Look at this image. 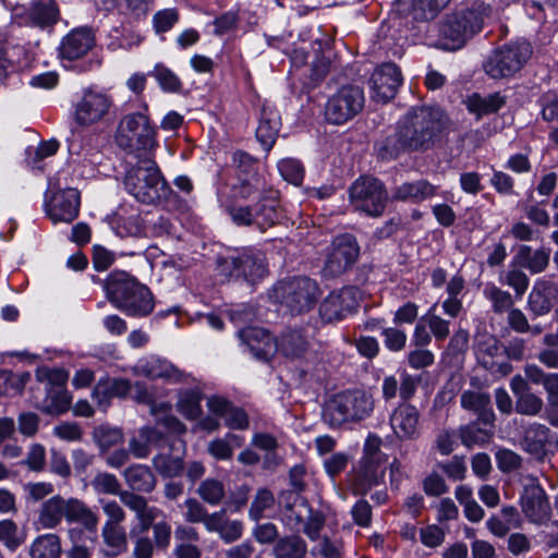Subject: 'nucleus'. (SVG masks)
<instances>
[{
    "instance_id": "obj_1",
    "label": "nucleus",
    "mask_w": 558,
    "mask_h": 558,
    "mask_svg": "<svg viewBox=\"0 0 558 558\" xmlns=\"http://www.w3.org/2000/svg\"><path fill=\"white\" fill-rule=\"evenodd\" d=\"M437 121L426 107L411 108L397 123L396 130L378 146L381 158L395 159L403 153L426 150L433 144Z\"/></svg>"
},
{
    "instance_id": "obj_2",
    "label": "nucleus",
    "mask_w": 558,
    "mask_h": 558,
    "mask_svg": "<svg viewBox=\"0 0 558 558\" xmlns=\"http://www.w3.org/2000/svg\"><path fill=\"white\" fill-rule=\"evenodd\" d=\"M106 296L118 310L130 316L144 317L155 307L149 289L124 271H114L105 281Z\"/></svg>"
},
{
    "instance_id": "obj_3",
    "label": "nucleus",
    "mask_w": 558,
    "mask_h": 558,
    "mask_svg": "<svg viewBox=\"0 0 558 558\" xmlns=\"http://www.w3.org/2000/svg\"><path fill=\"white\" fill-rule=\"evenodd\" d=\"M137 157L125 172L124 186L138 202L153 204L166 197L170 189L150 154Z\"/></svg>"
},
{
    "instance_id": "obj_4",
    "label": "nucleus",
    "mask_w": 558,
    "mask_h": 558,
    "mask_svg": "<svg viewBox=\"0 0 558 558\" xmlns=\"http://www.w3.org/2000/svg\"><path fill=\"white\" fill-rule=\"evenodd\" d=\"M70 523H80L88 532L97 531L99 518L85 502L77 498H63L56 495L44 501L38 512V524L43 529L58 526L62 519Z\"/></svg>"
},
{
    "instance_id": "obj_5",
    "label": "nucleus",
    "mask_w": 558,
    "mask_h": 558,
    "mask_svg": "<svg viewBox=\"0 0 558 558\" xmlns=\"http://www.w3.org/2000/svg\"><path fill=\"white\" fill-rule=\"evenodd\" d=\"M373 410L372 395L364 390H348L336 395L325 404L323 417L329 426L339 427L365 420Z\"/></svg>"
},
{
    "instance_id": "obj_6",
    "label": "nucleus",
    "mask_w": 558,
    "mask_h": 558,
    "mask_svg": "<svg viewBox=\"0 0 558 558\" xmlns=\"http://www.w3.org/2000/svg\"><path fill=\"white\" fill-rule=\"evenodd\" d=\"M218 275L231 280H243L255 286L268 274L266 257L262 252L243 250L217 258Z\"/></svg>"
},
{
    "instance_id": "obj_7",
    "label": "nucleus",
    "mask_w": 558,
    "mask_h": 558,
    "mask_svg": "<svg viewBox=\"0 0 558 558\" xmlns=\"http://www.w3.org/2000/svg\"><path fill=\"white\" fill-rule=\"evenodd\" d=\"M156 131L146 114L141 112L125 114L118 126L116 141L119 147L137 156L148 155L156 146Z\"/></svg>"
},
{
    "instance_id": "obj_8",
    "label": "nucleus",
    "mask_w": 558,
    "mask_h": 558,
    "mask_svg": "<svg viewBox=\"0 0 558 558\" xmlns=\"http://www.w3.org/2000/svg\"><path fill=\"white\" fill-rule=\"evenodd\" d=\"M483 12L468 9L453 13L444 21L439 28L441 46L447 50L462 48L465 43L482 29Z\"/></svg>"
},
{
    "instance_id": "obj_9",
    "label": "nucleus",
    "mask_w": 558,
    "mask_h": 558,
    "mask_svg": "<svg viewBox=\"0 0 558 558\" xmlns=\"http://www.w3.org/2000/svg\"><path fill=\"white\" fill-rule=\"evenodd\" d=\"M318 294L317 283L307 277L280 281L274 288L276 300L289 308L292 314L308 312L316 304Z\"/></svg>"
},
{
    "instance_id": "obj_10",
    "label": "nucleus",
    "mask_w": 558,
    "mask_h": 558,
    "mask_svg": "<svg viewBox=\"0 0 558 558\" xmlns=\"http://www.w3.org/2000/svg\"><path fill=\"white\" fill-rule=\"evenodd\" d=\"M532 54L529 43H515L494 50L484 62V71L492 78H505L520 71Z\"/></svg>"
},
{
    "instance_id": "obj_11",
    "label": "nucleus",
    "mask_w": 558,
    "mask_h": 558,
    "mask_svg": "<svg viewBox=\"0 0 558 558\" xmlns=\"http://www.w3.org/2000/svg\"><path fill=\"white\" fill-rule=\"evenodd\" d=\"M365 106L363 88L345 85L330 96L325 106V116L332 124H344L362 112Z\"/></svg>"
},
{
    "instance_id": "obj_12",
    "label": "nucleus",
    "mask_w": 558,
    "mask_h": 558,
    "mask_svg": "<svg viewBox=\"0 0 558 558\" xmlns=\"http://www.w3.org/2000/svg\"><path fill=\"white\" fill-rule=\"evenodd\" d=\"M352 206L369 216H380L388 199L384 184L373 177H361L353 182L350 190Z\"/></svg>"
},
{
    "instance_id": "obj_13",
    "label": "nucleus",
    "mask_w": 558,
    "mask_h": 558,
    "mask_svg": "<svg viewBox=\"0 0 558 558\" xmlns=\"http://www.w3.org/2000/svg\"><path fill=\"white\" fill-rule=\"evenodd\" d=\"M360 254L355 238L351 234L338 235L333 239L327 254L323 272L326 277H338L353 266Z\"/></svg>"
},
{
    "instance_id": "obj_14",
    "label": "nucleus",
    "mask_w": 558,
    "mask_h": 558,
    "mask_svg": "<svg viewBox=\"0 0 558 558\" xmlns=\"http://www.w3.org/2000/svg\"><path fill=\"white\" fill-rule=\"evenodd\" d=\"M81 197L76 189H60L46 194L45 211L53 223H71L80 213Z\"/></svg>"
},
{
    "instance_id": "obj_15",
    "label": "nucleus",
    "mask_w": 558,
    "mask_h": 558,
    "mask_svg": "<svg viewBox=\"0 0 558 558\" xmlns=\"http://www.w3.org/2000/svg\"><path fill=\"white\" fill-rule=\"evenodd\" d=\"M110 107L111 100L107 95L87 90L74 106V121L81 126H90L100 122Z\"/></svg>"
},
{
    "instance_id": "obj_16",
    "label": "nucleus",
    "mask_w": 558,
    "mask_h": 558,
    "mask_svg": "<svg viewBox=\"0 0 558 558\" xmlns=\"http://www.w3.org/2000/svg\"><path fill=\"white\" fill-rule=\"evenodd\" d=\"M402 84V74L395 63H384L371 76L373 99L386 104L395 98Z\"/></svg>"
},
{
    "instance_id": "obj_17",
    "label": "nucleus",
    "mask_w": 558,
    "mask_h": 558,
    "mask_svg": "<svg viewBox=\"0 0 558 558\" xmlns=\"http://www.w3.org/2000/svg\"><path fill=\"white\" fill-rule=\"evenodd\" d=\"M359 291L354 288H343L331 292L320 304L319 314L323 320L332 323L340 320L359 306Z\"/></svg>"
},
{
    "instance_id": "obj_18",
    "label": "nucleus",
    "mask_w": 558,
    "mask_h": 558,
    "mask_svg": "<svg viewBox=\"0 0 558 558\" xmlns=\"http://www.w3.org/2000/svg\"><path fill=\"white\" fill-rule=\"evenodd\" d=\"M521 509L534 524H545L551 517V507L545 490L538 485L525 487L521 497Z\"/></svg>"
},
{
    "instance_id": "obj_19",
    "label": "nucleus",
    "mask_w": 558,
    "mask_h": 558,
    "mask_svg": "<svg viewBox=\"0 0 558 558\" xmlns=\"http://www.w3.org/2000/svg\"><path fill=\"white\" fill-rule=\"evenodd\" d=\"M239 337L254 357L268 361L277 350V341L259 327H247L239 331Z\"/></svg>"
},
{
    "instance_id": "obj_20",
    "label": "nucleus",
    "mask_w": 558,
    "mask_h": 558,
    "mask_svg": "<svg viewBox=\"0 0 558 558\" xmlns=\"http://www.w3.org/2000/svg\"><path fill=\"white\" fill-rule=\"evenodd\" d=\"M390 425L399 439H415L420 435L418 410L409 403L400 404L390 416Z\"/></svg>"
},
{
    "instance_id": "obj_21",
    "label": "nucleus",
    "mask_w": 558,
    "mask_h": 558,
    "mask_svg": "<svg viewBox=\"0 0 558 558\" xmlns=\"http://www.w3.org/2000/svg\"><path fill=\"white\" fill-rule=\"evenodd\" d=\"M134 372L140 376L150 379L160 378L170 383L183 381L185 378V374L173 364L157 356L140 360L134 366Z\"/></svg>"
},
{
    "instance_id": "obj_22",
    "label": "nucleus",
    "mask_w": 558,
    "mask_h": 558,
    "mask_svg": "<svg viewBox=\"0 0 558 558\" xmlns=\"http://www.w3.org/2000/svg\"><path fill=\"white\" fill-rule=\"evenodd\" d=\"M95 37L88 28H76L64 36L59 46V56L65 60L83 58L94 47Z\"/></svg>"
},
{
    "instance_id": "obj_23",
    "label": "nucleus",
    "mask_w": 558,
    "mask_h": 558,
    "mask_svg": "<svg viewBox=\"0 0 558 558\" xmlns=\"http://www.w3.org/2000/svg\"><path fill=\"white\" fill-rule=\"evenodd\" d=\"M21 17L25 25L47 29L58 22L59 9L53 0H34Z\"/></svg>"
},
{
    "instance_id": "obj_24",
    "label": "nucleus",
    "mask_w": 558,
    "mask_h": 558,
    "mask_svg": "<svg viewBox=\"0 0 558 558\" xmlns=\"http://www.w3.org/2000/svg\"><path fill=\"white\" fill-rule=\"evenodd\" d=\"M282 515L286 524L292 530H299L304 520L311 514V506L300 494L288 490L280 495Z\"/></svg>"
},
{
    "instance_id": "obj_25",
    "label": "nucleus",
    "mask_w": 558,
    "mask_h": 558,
    "mask_svg": "<svg viewBox=\"0 0 558 558\" xmlns=\"http://www.w3.org/2000/svg\"><path fill=\"white\" fill-rule=\"evenodd\" d=\"M384 464L360 461L359 468L350 476V486L355 495H365L384 478Z\"/></svg>"
},
{
    "instance_id": "obj_26",
    "label": "nucleus",
    "mask_w": 558,
    "mask_h": 558,
    "mask_svg": "<svg viewBox=\"0 0 558 558\" xmlns=\"http://www.w3.org/2000/svg\"><path fill=\"white\" fill-rule=\"evenodd\" d=\"M558 298L557 288L549 281L537 280L527 299V308L535 316L547 315Z\"/></svg>"
},
{
    "instance_id": "obj_27",
    "label": "nucleus",
    "mask_w": 558,
    "mask_h": 558,
    "mask_svg": "<svg viewBox=\"0 0 558 558\" xmlns=\"http://www.w3.org/2000/svg\"><path fill=\"white\" fill-rule=\"evenodd\" d=\"M119 498L125 507L135 512L142 532L148 531L160 513L158 508L148 506L145 497L133 492L123 490L119 494Z\"/></svg>"
},
{
    "instance_id": "obj_28",
    "label": "nucleus",
    "mask_w": 558,
    "mask_h": 558,
    "mask_svg": "<svg viewBox=\"0 0 558 558\" xmlns=\"http://www.w3.org/2000/svg\"><path fill=\"white\" fill-rule=\"evenodd\" d=\"M475 353L478 362L488 371H495L496 367L508 373L510 364H498L495 359L502 356L504 348L499 341L492 335H483L476 339Z\"/></svg>"
},
{
    "instance_id": "obj_29",
    "label": "nucleus",
    "mask_w": 558,
    "mask_h": 558,
    "mask_svg": "<svg viewBox=\"0 0 558 558\" xmlns=\"http://www.w3.org/2000/svg\"><path fill=\"white\" fill-rule=\"evenodd\" d=\"M131 391V384L124 378H101L93 390V399L106 410L112 398H124Z\"/></svg>"
},
{
    "instance_id": "obj_30",
    "label": "nucleus",
    "mask_w": 558,
    "mask_h": 558,
    "mask_svg": "<svg viewBox=\"0 0 558 558\" xmlns=\"http://www.w3.org/2000/svg\"><path fill=\"white\" fill-rule=\"evenodd\" d=\"M550 260L549 248L533 250L530 245H520L514 256V263L531 274L536 275L546 270Z\"/></svg>"
},
{
    "instance_id": "obj_31",
    "label": "nucleus",
    "mask_w": 558,
    "mask_h": 558,
    "mask_svg": "<svg viewBox=\"0 0 558 558\" xmlns=\"http://www.w3.org/2000/svg\"><path fill=\"white\" fill-rule=\"evenodd\" d=\"M279 126L280 117L278 112L271 107L264 106L255 134L266 151L272 148L278 136Z\"/></svg>"
},
{
    "instance_id": "obj_32",
    "label": "nucleus",
    "mask_w": 558,
    "mask_h": 558,
    "mask_svg": "<svg viewBox=\"0 0 558 558\" xmlns=\"http://www.w3.org/2000/svg\"><path fill=\"white\" fill-rule=\"evenodd\" d=\"M461 405L477 414L478 420L486 425H492L495 421V414L490 408V398L487 393L481 391H464L461 395Z\"/></svg>"
},
{
    "instance_id": "obj_33",
    "label": "nucleus",
    "mask_w": 558,
    "mask_h": 558,
    "mask_svg": "<svg viewBox=\"0 0 558 558\" xmlns=\"http://www.w3.org/2000/svg\"><path fill=\"white\" fill-rule=\"evenodd\" d=\"M123 477L133 493H150L155 489L157 480L151 470L142 464H133L123 471Z\"/></svg>"
},
{
    "instance_id": "obj_34",
    "label": "nucleus",
    "mask_w": 558,
    "mask_h": 558,
    "mask_svg": "<svg viewBox=\"0 0 558 558\" xmlns=\"http://www.w3.org/2000/svg\"><path fill=\"white\" fill-rule=\"evenodd\" d=\"M101 537L105 544L102 554L107 558H114L123 554L128 549V536L122 525L104 524L101 529Z\"/></svg>"
},
{
    "instance_id": "obj_35",
    "label": "nucleus",
    "mask_w": 558,
    "mask_h": 558,
    "mask_svg": "<svg viewBox=\"0 0 558 558\" xmlns=\"http://www.w3.org/2000/svg\"><path fill=\"white\" fill-rule=\"evenodd\" d=\"M436 187L426 180L404 182L396 187L392 197L398 201L420 203L434 196Z\"/></svg>"
},
{
    "instance_id": "obj_36",
    "label": "nucleus",
    "mask_w": 558,
    "mask_h": 558,
    "mask_svg": "<svg viewBox=\"0 0 558 558\" xmlns=\"http://www.w3.org/2000/svg\"><path fill=\"white\" fill-rule=\"evenodd\" d=\"M464 104L466 109L480 119L483 116L497 112L505 105V98L499 93L489 94L487 96L475 93L469 96L464 100Z\"/></svg>"
},
{
    "instance_id": "obj_37",
    "label": "nucleus",
    "mask_w": 558,
    "mask_h": 558,
    "mask_svg": "<svg viewBox=\"0 0 558 558\" xmlns=\"http://www.w3.org/2000/svg\"><path fill=\"white\" fill-rule=\"evenodd\" d=\"M450 0H399L401 10L412 15L416 21L435 16L437 11L445 8Z\"/></svg>"
},
{
    "instance_id": "obj_38",
    "label": "nucleus",
    "mask_w": 558,
    "mask_h": 558,
    "mask_svg": "<svg viewBox=\"0 0 558 558\" xmlns=\"http://www.w3.org/2000/svg\"><path fill=\"white\" fill-rule=\"evenodd\" d=\"M550 429L543 424H532L526 430L523 445L526 451L541 459L545 456L546 444L551 441Z\"/></svg>"
},
{
    "instance_id": "obj_39",
    "label": "nucleus",
    "mask_w": 558,
    "mask_h": 558,
    "mask_svg": "<svg viewBox=\"0 0 558 558\" xmlns=\"http://www.w3.org/2000/svg\"><path fill=\"white\" fill-rule=\"evenodd\" d=\"M280 219L281 213L274 197L264 196L254 205V225L260 230L275 226Z\"/></svg>"
},
{
    "instance_id": "obj_40",
    "label": "nucleus",
    "mask_w": 558,
    "mask_h": 558,
    "mask_svg": "<svg viewBox=\"0 0 558 558\" xmlns=\"http://www.w3.org/2000/svg\"><path fill=\"white\" fill-rule=\"evenodd\" d=\"M161 438L162 433L157 428L142 427L137 435L130 439V452L137 459L146 458L150 452V447L158 444Z\"/></svg>"
},
{
    "instance_id": "obj_41",
    "label": "nucleus",
    "mask_w": 558,
    "mask_h": 558,
    "mask_svg": "<svg viewBox=\"0 0 558 558\" xmlns=\"http://www.w3.org/2000/svg\"><path fill=\"white\" fill-rule=\"evenodd\" d=\"M308 349V341L301 330H289L281 336L277 350L290 359L302 357Z\"/></svg>"
},
{
    "instance_id": "obj_42",
    "label": "nucleus",
    "mask_w": 558,
    "mask_h": 558,
    "mask_svg": "<svg viewBox=\"0 0 558 558\" xmlns=\"http://www.w3.org/2000/svg\"><path fill=\"white\" fill-rule=\"evenodd\" d=\"M61 553L60 537L52 533L38 536L29 549L32 558H60Z\"/></svg>"
},
{
    "instance_id": "obj_43",
    "label": "nucleus",
    "mask_w": 558,
    "mask_h": 558,
    "mask_svg": "<svg viewBox=\"0 0 558 558\" xmlns=\"http://www.w3.org/2000/svg\"><path fill=\"white\" fill-rule=\"evenodd\" d=\"M275 558H304L307 553V545L298 535L280 538L272 549Z\"/></svg>"
},
{
    "instance_id": "obj_44",
    "label": "nucleus",
    "mask_w": 558,
    "mask_h": 558,
    "mask_svg": "<svg viewBox=\"0 0 558 558\" xmlns=\"http://www.w3.org/2000/svg\"><path fill=\"white\" fill-rule=\"evenodd\" d=\"M199 498L210 506L220 505L226 497L225 484L217 478H206L203 481L197 489Z\"/></svg>"
},
{
    "instance_id": "obj_45",
    "label": "nucleus",
    "mask_w": 558,
    "mask_h": 558,
    "mask_svg": "<svg viewBox=\"0 0 558 558\" xmlns=\"http://www.w3.org/2000/svg\"><path fill=\"white\" fill-rule=\"evenodd\" d=\"M483 294L492 303V308L496 314H502L512 308V295L494 283H487L483 290Z\"/></svg>"
},
{
    "instance_id": "obj_46",
    "label": "nucleus",
    "mask_w": 558,
    "mask_h": 558,
    "mask_svg": "<svg viewBox=\"0 0 558 558\" xmlns=\"http://www.w3.org/2000/svg\"><path fill=\"white\" fill-rule=\"evenodd\" d=\"M437 305L438 303H434L423 316L422 320L425 322L432 337H434L436 341H444L450 335V322L436 313Z\"/></svg>"
},
{
    "instance_id": "obj_47",
    "label": "nucleus",
    "mask_w": 558,
    "mask_h": 558,
    "mask_svg": "<svg viewBox=\"0 0 558 558\" xmlns=\"http://www.w3.org/2000/svg\"><path fill=\"white\" fill-rule=\"evenodd\" d=\"M227 213L232 221L238 226L254 225V207L240 202V199H229L223 203Z\"/></svg>"
},
{
    "instance_id": "obj_48",
    "label": "nucleus",
    "mask_w": 558,
    "mask_h": 558,
    "mask_svg": "<svg viewBox=\"0 0 558 558\" xmlns=\"http://www.w3.org/2000/svg\"><path fill=\"white\" fill-rule=\"evenodd\" d=\"M93 438L101 450H108L123 442L122 429L109 425H100L93 430Z\"/></svg>"
},
{
    "instance_id": "obj_49",
    "label": "nucleus",
    "mask_w": 558,
    "mask_h": 558,
    "mask_svg": "<svg viewBox=\"0 0 558 558\" xmlns=\"http://www.w3.org/2000/svg\"><path fill=\"white\" fill-rule=\"evenodd\" d=\"M178 411L189 420H196L202 414L201 395L197 391L187 390L180 396Z\"/></svg>"
},
{
    "instance_id": "obj_50",
    "label": "nucleus",
    "mask_w": 558,
    "mask_h": 558,
    "mask_svg": "<svg viewBox=\"0 0 558 558\" xmlns=\"http://www.w3.org/2000/svg\"><path fill=\"white\" fill-rule=\"evenodd\" d=\"M45 411L49 414H60L65 412L71 402V398L64 387L57 389H46Z\"/></svg>"
},
{
    "instance_id": "obj_51",
    "label": "nucleus",
    "mask_w": 558,
    "mask_h": 558,
    "mask_svg": "<svg viewBox=\"0 0 558 558\" xmlns=\"http://www.w3.org/2000/svg\"><path fill=\"white\" fill-rule=\"evenodd\" d=\"M155 469L163 477H175L179 476L183 469V460L179 457H172L168 454H158L153 459Z\"/></svg>"
},
{
    "instance_id": "obj_52",
    "label": "nucleus",
    "mask_w": 558,
    "mask_h": 558,
    "mask_svg": "<svg viewBox=\"0 0 558 558\" xmlns=\"http://www.w3.org/2000/svg\"><path fill=\"white\" fill-rule=\"evenodd\" d=\"M544 408L543 399L530 391L515 399L514 410L517 413L527 416L538 415Z\"/></svg>"
},
{
    "instance_id": "obj_53",
    "label": "nucleus",
    "mask_w": 558,
    "mask_h": 558,
    "mask_svg": "<svg viewBox=\"0 0 558 558\" xmlns=\"http://www.w3.org/2000/svg\"><path fill=\"white\" fill-rule=\"evenodd\" d=\"M278 169L286 181L294 185H301L303 182L305 171L300 160L294 158H284L279 161Z\"/></svg>"
},
{
    "instance_id": "obj_54",
    "label": "nucleus",
    "mask_w": 558,
    "mask_h": 558,
    "mask_svg": "<svg viewBox=\"0 0 558 558\" xmlns=\"http://www.w3.org/2000/svg\"><path fill=\"white\" fill-rule=\"evenodd\" d=\"M459 432L462 444L469 448L474 445H485L492 438V433L478 427L476 423L462 426Z\"/></svg>"
},
{
    "instance_id": "obj_55",
    "label": "nucleus",
    "mask_w": 558,
    "mask_h": 558,
    "mask_svg": "<svg viewBox=\"0 0 558 558\" xmlns=\"http://www.w3.org/2000/svg\"><path fill=\"white\" fill-rule=\"evenodd\" d=\"M275 505L274 494L267 488H259L250 507V518L254 521H258L264 511L270 509Z\"/></svg>"
},
{
    "instance_id": "obj_56",
    "label": "nucleus",
    "mask_w": 558,
    "mask_h": 558,
    "mask_svg": "<svg viewBox=\"0 0 558 558\" xmlns=\"http://www.w3.org/2000/svg\"><path fill=\"white\" fill-rule=\"evenodd\" d=\"M94 490L98 494L117 495L123 490L120 489V483L116 475L108 472H99L92 481Z\"/></svg>"
},
{
    "instance_id": "obj_57",
    "label": "nucleus",
    "mask_w": 558,
    "mask_h": 558,
    "mask_svg": "<svg viewBox=\"0 0 558 558\" xmlns=\"http://www.w3.org/2000/svg\"><path fill=\"white\" fill-rule=\"evenodd\" d=\"M151 75L157 80L160 87L166 92L175 93L181 89L180 78L168 68L157 64L151 72Z\"/></svg>"
},
{
    "instance_id": "obj_58",
    "label": "nucleus",
    "mask_w": 558,
    "mask_h": 558,
    "mask_svg": "<svg viewBox=\"0 0 558 558\" xmlns=\"http://www.w3.org/2000/svg\"><path fill=\"white\" fill-rule=\"evenodd\" d=\"M264 197L259 180H254V182L242 181L239 185L232 189V199H240V202L244 201H255L257 202Z\"/></svg>"
},
{
    "instance_id": "obj_59",
    "label": "nucleus",
    "mask_w": 558,
    "mask_h": 558,
    "mask_svg": "<svg viewBox=\"0 0 558 558\" xmlns=\"http://www.w3.org/2000/svg\"><path fill=\"white\" fill-rule=\"evenodd\" d=\"M381 445L383 440L380 437L374 434L368 435L364 444V454L361 460L374 462L375 464H385L387 457L380 450Z\"/></svg>"
},
{
    "instance_id": "obj_60",
    "label": "nucleus",
    "mask_w": 558,
    "mask_h": 558,
    "mask_svg": "<svg viewBox=\"0 0 558 558\" xmlns=\"http://www.w3.org/2000/svg\"><path fill=\"white\" fill-rule=\"evenodd\" d=\"M37 378L46 384V389H57L65 386L69 374L61 368H41L37 372Z\"/></svg>"
},
{
    "instance_id": "obj_61",
    "label": "nucleus",
    "mask_w": 558,
    "mask_h": 558,
    "mask_svg": "<svg viewBox=\"0 0 558 558\" xmlns=\"http://www.w3.org/2000/svg\"><path fill=\"white\" fill-rule=\"evenodd\" d=\"M501 282L511 287L519 296H522L526 292L530 284L526 274L518 268L508 270L501 278Z\"/></svg>"
},
{
    "instance_id": "obj_62",
    "label": "nucleus",
    "mask_w": 558,
    "mask_h": 558,
    "mask_svg": "<svg viewBox=\"0 0 558 558\" xmlns=\"http://www.w3.org/2000/svg\"><path fill=\"white\" fill-rule=\"evenodd\" d=\"M496 461L499 470L504 473L515 471L522 464L521 457L509 449L498 450L496 453Z\"/></svg>"
},
{
    "instance_id": "obj_63",
    "label": "nucleus",
    "mask_w": 558,
    "mask_h": 558,
    "mask_svg": "<svg viewBox=\"0 0 558 558\" xmlns=\"http://www.w3.org/2000/svg\"><path fill=\"white\" fill-rule=\"evenodd\" d=\"M438 466L452 481H463L466 476V465L462 457L454 456L450 461L440 463Z\"/></svg>"
},
{
    "instance_id": "obj_64",
    "label": "nucleus",
    "mask_w": 558,
    "mask_h": 558,
    "mask_svg": "<svg viewBox=\"0 0 558 558\" xmlns=\"http://www.w3.org/2000/svg\"><path fill=\"white\" fill-rule=\"evenodd\" d=\"M182 507L185 509L184 519L189 523H203L207 509L196 498H187Z\"/></svg>"
}]
</instances>
